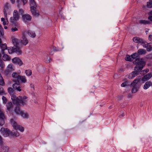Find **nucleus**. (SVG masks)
Masks as SVG:
<instances>
[{"instance_id":"obj_1","label":"nucleus","mask_w":152,"mask_h":152,"mask_svg":"<svg viewBox=\"0 0 152 152\" xmlns=\"http://www.w3.org/2000/svg\"><path fill=\"white\" fill-rule=\"evenodd\" d=\"M11 99L13 102L14 104H22L23 105L26 104L27 101L26 99L27 97L26 96H23V97H21L19 96L18 97H16L15 95H11Z\"/></svg>"},{"instance_id":"obj_2","label":"nucleus","mask_w":152,"mask_h":152,"mask_svg":"<svg viewBox=\"0 0 152 152\" xmlns=\"http://www.w3.org/2000/svg\"><path fill=\"white\" fill-rule=\"evenodd\" d=\"M133 63L137 65L135 67L138 69L139 70H141L145 64L144 60L142 58L136 59L134 61Z\"/></svg>"},{"instance_id":"obj_3","label":"nucleus","mask_w":152,"mask_h":152,"mask_svg":"<svg viewBox=\"0 0 152 152\" xmlns=\"http://www.w3.org/2000/svg\"><path fill=\"white\" fill-rule=\"evenodd\" d=\"M11 124L14 129L17 130H18L21 132H23L24 130V128L22 126L18 125L17 123L13 119L11 120Z\"/></svg>"},{"instance_id":"obj_4","label":"nucleus","mask_w":152,"mask_h":152,"mask_svg":"<svg viewBox=\"0 0 152 152\" xmlns=\"http://www.w3.org/2000/svg\"><path fill=\"white\" fill-rule=\"evenodd\" d=\"M14 70V67L12 64H9L7 66L6 70L4 72V74L6 75H8Z\"/></svg>"},{"instance_id":"obj_5","label":"nucleus","mask_w":152,"mask_h":152,"mask_svg":"<svg viewBox=\"0 0 152 152\" xmlns=\"http://www.w3.org/2000/svg\"><path fill=\"white\" fill-rule=\"evenodd\" d=\"M134 71L132 72L129 75V79H132L136 76L139 74V72L141 71L139 70L138 69L134 67Z\"/></svg>"},{"instance_id":"obj_6","label":"nucleus","mask_w":152,"mask_h":152,"mask_svg":"<svg viewBox=\"0 0 152 152\" xmlns=\"http://www.w3.org/2000/svg\"><path fill=\"white\" fill-rule=\"evenodd\" d=\"M0 132L1 133L3 134L4 137H8L10 135V134H11V132L8 129L3 127H2L1 128Z\"/></svg>"},{"instance_id":"obj_7","label":"nucleus","mask_w":152,"mask_h":152,"mask_svg":"<svg viewBox=\"0 0 152 152\" xmlns=\"http://www.w3.org/2000/svg\"><path fill=\"white\" fill-rule=\"evenodd\" d=\"M6 117L3 111L0 110V125L2 126L4 124Z\"/></svg>"},{"instance_id":"obj_8","label":"nucleus","mask_w":152,"mask_h":152,"mask_svg":"<svg viewBox=\"0 0 152 152\" xmlns=\"http://www.w3.org/2000/svg\"><path fill=\"white\" fill-rule=\"evenodd\" d=\"M142 45L146 48L147 51H150L152 50V43H148L146 42L142 43Z\"/></svg>"},{"instance_id":"obj_9","label":"nucleus","mask_w":152,"mask_h":152,"mask_svg":"<svg viewBox=\"0 0 152 152\" xmlns=\"http://www.w3.org/2000/svg\"><path fill=\"white\" fill-rule=\"evenodd\" d=\"M28 42L27 39L26 38L24 34H23L22 37V39L20 41V43L22 45H26Z\"/></svg>"},{"instance_id":"obj_10","label":"nucleus","mask_w":152,"mask_h":152,"mask_svg":"<svg viewBox=\"0 0 152 152\" xmlns=\"http://www.w3.org/2000/svg\"><path fill=\"white\" fill-rule=\"evenodd\" d=\"M12 61L14 63L18 64L19 66H21L23 64L21 60L18 57H15L12 59Z\"/></svg>"},{"instance_id":"obj_11","label":"nucleus","mask_w":152,"mask_h":152,"mask_svg":"<svg viewBox=\"0 0 152 152\" xmlns=\"http://www.w3.org/2000/svg\"><path fill=\"white\" fill-rule=\"evenodd\" d=\"M4 12L5 16L7 15V11H8L10 10V4L7 2L6 3L4 4Z\"/></svg>"},{"instance_id":"obj_12","label":"nucleus","mask_w":152,"mask_h":152,"mask_svg":"<svg viewBox=\"0 0 152 152\" xmlns=\"http://www.w3.org/2000/svg\"><path fill=\"white\" fill-rule=\"evenodd\" d=\"M133 40L134 42L137 43H141L142 45V43L145 42L142 39L137 37H135L133 38Z\"/></svg>"},{"instance_id":"obj_13","label":"nucleus","mask_w":152,"mask_h":152,"mask_svg":"<svg viewBox=\"0 0 152 152\" xmlns=\"http://www.w3.org/2000/svg\"><path fill=\"white\" fill-rule=\"evenodd\" d=\"M152 76V73H149L146 75H144L142 78V80L144 81H146L149 80Z\"/></svg>"},{"instance_id":"obj_14","label":"nucleus","mask_w":152,"mask_h":152,"mask_svg":"<svg viewBox=\"0 0 152 152\" xmlns=\"http://www.w3.org/2000/svg\"><path fill=\"white\" fill-rule=\"evenodd\" d=\"M22 18L23 20L24 21L31 20V17L29 14H26L22 16Z\"/></svg>"},{"instance_id":"obj_15","label":"nucleus","mask_w":152,"mask_h":152,"mask_svg":"<svg viewBox=\"0 0 152 152\" xmlns=\"http://www.w3.org/2000/svg\"><path fill=\"white\" fill-rule=\"evenodd\" d=\"M13 50L14 52L16 53L18 55H20L22 54V51L20 48L18 46H15V48H13Z\"/></svg>"},{"instance_id":"obj_16","label":"nucleus","mask_w":152,"mask_h":152,"mask_svg":"<svg viewBox=\"0 0 152 152\" xmlns=\"http://www.w3.org/2000/svg\"><path fill=\"white\" fill-rule=\"evenodd\" d=\"M31 12L34 16H38L39 15L38 12L37 10L36 7H31Z\"/></svg>"},{"instance_id":"obj_17","label":"nucleus","mask_w":152,"mask_h":152,"mask_svg":"<svg viewBox=\"0 0 152 152\" xmlns=\"http://www.w3.org/2000/svg\"><path fill=\"white\" fill-rule=\"evenodd\" d=\"M17 81L22 83H25L27 81V79L25 76L20 75Z\"/></svg>"},{"instance_id":"obj_18","label":"nucleus","mask_w":152,"mask_h":152,"mask_svg":"<svg viewBox=\"0 0 152 152\" xmlns=\"http://www.w3.org/2000/svg\"><path fill=\"white\" fill-rule=\"evenodd\" d=\"M19 104H17L16 105V107H15L14 109V111L15 113L16 114L20 115V113L22 112L23 111L21 110L20 109L19 106Z\"/></svg>"},{"instance_id":"obj_19","label":"nucleus","mask_w":152,"mask_h":152,"mask_svg":"<svg viewBox=\"0 0 152 152\" xmlns=\"http://www.w3.org/2000/svg\"><path fill=\"white\" fill-rule=\"evenodd\" d=\"M12 42L14 46H18L19 45L20 41L18 39L15 38L14 37H12Z\"/></svg>"},{"instance_id":"obj_20","label":"nucleus","mask_w":152,"mask_h":152,"mask_svg":"<svg viewBox=\"0 0 152 152\" xmlns=\"http://www.w3.org/2000/svg\"><path fill=\"white\" fill-rule=\"evenodd\" d=\"M152 86V83L150 81L146 82L144 85L143 88L146 90L149 88L151 86Z\"/></svg>"},{"instance_id":"obj_21","label":"nucleus","mask_w":152,"mask_h":152,"mask_svg":"<svg viewBox=\"0 0 152 152\" xmlns=\"http://www.w3.org/2000/svg\"><path fill=\"white\" fill-rule=\"evenodd\" d=\"M0 145L4 152H9V146L4 145V143L2 145Z\"/></svg>"},{"instance_id":"obj_22","label":"nucleus","mask_w":152,"mask_h":152,"mask_svg":"<svg viewBox=\"0 0 152 152\" xmlns=\"http://www.w3.org/2000/svg\"><path fill=\"white\" fill-rule=\"evenodd\" d=\"M27 33L30 37L32 38H34L36 36L35 32L33 31L30 30L28 31H27Z\"/></svg>"},{"instance_id":"obj_23","label":"nucleus","mask_w":152,"mask_h":152,"mask_svg":"<svg viewBox=\"0 0 152 152\" xmlns=\"http://www.w3.org/2000/svg\"><path fill=\"white\" fill-rule=\"evenodd\" d=\"M13 17L15 18V20H18L19 19V16L18 11L15 10L13 14Z\"/></svg>"},{"instance_id":"obj_24","label":"nucleus","mask_w":152,"mask_h":152,"mask_svg":"<svg viewBox=\"0 0 152 152\" xmlns=\"http://www.w3.org/2000/svg\"><path fill=\"white\" fill-rule=\"evenodd\" d=\"M140 79L137 78L135 79L132 83L131 86L133 87L135 86L140 81Z\"/></svg>"},{"instance_id":"obj_25","label":"nucleus","mask_w":152,"mask_h":152,"mask_svg":"<svg viewBox=\"0 0 152 152\" xmlns=\"http://www.w3.org/2000/svg\"><path fill=\"white\" fill-rule=\"evenodd\" d=\"M20 115L23 118H27L28 117V113L23 111Z\"/></svg>"},{"instance_id":"obj_26","label":"nucleus","mask_w":152,"mask_h":152,"mask_svg":"<svg viewBox=\"0 0 152 152\" xmlns=\"http://www.w3.org/2000/svg\"><path fill=\"white\" fill-rule=\"evenodd\" d=\"M146 53V51L145 50L141 49H139L137 51V53L138 55H141L143 54H145Z\"/></svg>"},{"instance_id":"obj_27","label":"nucleus","mask_w":152,"mask_h":152,"mask_svg":"<svg viewBox=\"0 0 152 152\" xmlns=\"http://www.w3.org/2000/svg\"><path fill=\"white\" fill-rule=\"evenodd\" d=\"M13 81L15 82V83L13 84L12 87L14 89H15L20 85V82L17 81L13 80Z\"/></svg>"},{"instance_id":"obj_28","label":"nucleus","mask_w":152,"mask_h":152,"mask_svg":"<svg viewBox=\"0 0 152 152\" xmlns=\"http://www.w3.org/2000/svg\"><path fill=\"white\" fill-rule=\"evenodd\" d=\"M6 106L7 110H10L11 109L13 108L12 104V103L10 102H8Z\"/></svg>"},{"instance_id":"obj_29","label":"nucleus","mask_w":152,"mask_h":152,"mask_svg":"<svg viewBox=\"0 0 152 152\" xmlns=\"http://www.w3.org/2000/svg\"><path fill=\"white\" fill-rule=\"evenodd\" d=\"M3 59L4 61H8L10 60V58L8 55L4 54L3 56Z\"/></svg>"},{"instance_id":"obj_30","label":"nucleus","mask_w":152,"mask_h":152,"mask_svg":"<svg viewBox=\"0 0 152 152\" xmlns=\"http://www.w3.org/2000/svg\"><path fill=\"white\" fill-rule=\"evenodd\" d=\"M5 84L4 80L1 74H0V85L1 86H4Z\"/></svg>"},{"instance_id":"obj_31","label":"nucleus","mask_w":152,"mask_h":152,"mask_svg":"<svg viewBox=\"0 0 152 152\" xmlns=\"http://www.w3.org/2000/svg\"><path fill=\"white\" fill-rule=\"evenodd\" d=\"M29 2L31 7H36V3L34 0H29Z\"/></svg>"},{"instance_id":"obj_32","label":"nucleus","mask_w":152,"mask_h":152,"mask_svg":"<svg viewBox=\"0 0 152 152\" xmlns=\"http://www.w3.org/2000/svg\"><path fill=\"white\" fill-rule=\"evenodd\" d=\"M18 20H15V18L13 17H11L10 18V22L12 23V25L14 24L15 25H17L16 21Z\"/></svg>"},{"instance_id":"obj_33","label":"nucleus","mask_w":152,"mask_h":152,"mask_svg":"<svg viewBox=\"0 0 152 152\" xmlns=\"http://www.w3.org/2000/svg\"><path fill=\"white\" fill-rule=\"evenodd\" d=\"M20 76L16 72H13L12 74V76L13 78H16L17 81L18 80V77Z\"/></svg>"},{"instance_id":"obj_34","label":"nucleus","mask_w":152,"mask_h":152,"mask_svg":"<svg viewBox=\"0 0 152 152\" xmlns=\"http://www.w3.org/2000/svg\"><path fill=\"white\" fill-rule=\"evenodd\" d=\"M11 135L17 137L19 136L20 135V134L17 131H16L15 132H11Z\"/></svg>"},{"instance_id":"obj_35","label":"nucleus","mask_w":152,"mask_h":152,"mask_svg":"<svg viewBox=\"0 0 152 152\" xmlns=\"http://www.w3.org/2000/svg\"><path fill=\"white\" fill-rule=\"evenodd\" d=\"M125 60L128 61H133L132 57L131 56L127 55L125 57Z\"/></svg>"},{"instance_id":"obj_36","label":"nucleus","mask_w":152,"mask_h":152,"mask_svg":"<svg viewBox=\"0 0 152 152\" xmlns=\"http://www.w3.org/2000/svg\"><path fill=\"white\" fill-rule=\"evenodd\" d=\"M8 92L10 95H12L13 94L14 91L11 87H9L7 89Z\"/></svg>"},{"instance_id":"obj_37","label":"nucleus","mask_w":152,"mask_h":152,"mask_svg":"<svg viewBox=\"0 0 152 152\" xmlns=\"http://www.w3.org/2000/svg\"><path fill=\"white\" fill-rule=\"evenodd\" d=\"M139 22L140 23L143 24H148L150 23L149 21L145 20H140Z\"/></svg>"},{"instance_id":"obj_38","label":"nucleus","mask_w":152,"mask_h":152,"mask_svg":"<svg viewBox=\"0 0 152 152\" xmlns=\"http://www.w3.org/2000/svg\"><path fill=\"white\" fill-rule=\"evenodd\" d=\"M138 56L139 55L137 53H135L131 55L132 60H133L134 59H135L136 60V59H137V58Z\"/></svg>"},{"instance_id":"obj_39","label":"nucleus","mask_w":152,"mask_h":152,"mask_svg":"<svg viewBox=\"0 0 152 152\" xmlns=\"http://www.w3.org/2000/svg\"><path fill=\"white\" fill-rule=\"evenodd\" d=\"M4 35L3 28L0 24V37H3Z\"/></svg>"},{"instance_id":"obj_40","label":"nucleus","mask_w":152,"mask_h":152,"mask_svg":"<svg viewBox=\"0 0 152 152\" xmlns=\"http://www.w3.org/2000/svg\"><path fill=\"white\" fill-rule=\"evenodd\" d=\"M25 73L28 76H30L32 74L31 71V70L28 69L26 70Z\"/></svg>"},{"instance_id":"obj_41","label":"nucleus","mask_w":152,"mask_h":152,"mask_svg":"<svg viewBox=\"0 0 152 152\" xmlns=\"http://www.w3.org/2000/svg\"><path fill=\"white\" fill-rule=\"evenodd\" d=\"M5 66V65L4 62L0 58V66L1 68L2 69H3L4 68Z\"/></svg>"},{"instance_id":"obj_42","label":"nucleus","mask_w":152,"mask_h":152,"mask_svg":"<svg viewBox=\"0 0 152 152\" xmlns=\"http://www.w3.org/2000/svg\"><path fill=\"white\" fill-rule=\"evenodd\" d=\"M147 6L148 8H152V2H148L147 3Z\"/></svg>"},{"instance_id":"obj_43","label":"nucleus","mask_w":152,"mask_h":152,"mask_svg":"<svg viewBox=\"0 0 152 152\" xmlns=\"http://www.w3.org/2000/svg\"><path fill=\"white\" fill-rule=\"evenodd\" d=\"M133 87V88L132 91V93H135L137 91L138 89L135 86Z\"/></svg>"},{"instance_id":"obj_44","label":"nucleus","mask_w":152,"mask_h":152,"mask_svg":"<svg viewBox=\"0 0 152 152\" xmlns=\"http://www.w3.org/2000/svg\"><path fill=\"white\" fill-rule=\"evenodd\" d=\"M2 98L3 102H4V103H6L7 102V100L6 97L3 96H2Z\"/></svg>"},{"instance_id":"obj_45","label":"nucleus","mask_w":152,"mask_h":152,"mask_svg":"<svg viewBox=\"0 0 152 152\" xmlns=\"http://www.w3.org/2000/svg\"><path fill=\"white\" fill-rule=\"evenodd\" d=\"M128 85V82H125L123 83L121 85V86L122 87H125Z\"/></svg>"},{"instance_id":"obj_46","label":"nucleus","mask_w":152,"mask_h":152,"mask_svg":"<svg viewBox=\"0 0 152 152\" xmlns=\"http://www.w3.org/2000/svg\"><path fill=\"white\" fill-rule=\"evenodd\" d=\"M7 50L9 54L12 53L13 52H14L13 49H11V48H9L8 50L7 49Z\"/></svg>"},{"instance_id":"obj_47","label":"nucleus","mask_w":152,"mask_h":152,"mask_svg":"<svg viewBox=\"0 0 152 152\" xmlns=\"http://www.w3.org/2000/svg\"><path fill=\"white\" fill-rule=\"evenodd\" d=\"M18 30V29L16 27H12L11 28V31L12 32H14L15 31H17Z\"/></svg>"},{"instance_id":"obj_48","label":"nucleus","mask_w":152,"mask_h":152,"mask_svg":"<svg viewBox=\"0 0 152 152\" xmlns=\"http://www.w3.org/2000/svg\"><path fill=\"white\" fill-rule=\"evenodd\" d=\"M3 93V88L2 87H0V95L2 94Z\"/></svg>"},{"instance_id":"obj_49","label":"nucleus","mask_w":152,"mask_h":152,"mask_svg":"<svg viewBox=\"0 0 152 152\" xmlns=\"http://www.w3.org/2000/svg\"><path fill=\"white\" fill-rule=\"evenodd\" d=\"M15 89L16 90L18 91H21V87L19 86H18Z\"/></svg>"},{"instance_id":"obj_50","label":"nucleus","mask_w":152,"mask_h":152,"mask_svg":"<svg viewBox=\"0 0 152 152\" xmlns=\"http://www.w3.org/2000/svg\"><path fill=\"white\" fill-rule=\"evenodd\" d=\"M148 39L150 41L152 42V35H149V37H148Z\"/></svg>"},{"instance_id":"obj_51","label":"nucleus","mask_w":152,"mask_h":152,"mask_svg":"<svg viewBox=\"0 0 152 152\" xmlns=\"http://www.w3.org/2000/svg\"><path fill=\"white\" fill-rule=\"evenodd\" d=\"M8 22L7 21L5 20L4 22H3V24L4 25H6V24H8Z\"/></svg>"},{"instance_id":"obj_52","label":"nucleus","mask_w":152,"mask_h":152,"mask_svg":"<svg viewBox=\"0 0 152 152\" xmlns=\"http://www.w3.org/2000/svg\"><path fill=\"white\" fill-rule=\"evenodd\" d=\"M148 19L150 21H152V15L149 16L148 17Z\"/></svg>"},{"instance_id":"obj_53","label":"nucleus","mask_w":152,"mask_h":152,"mask_svg":"<svg viewBox=\"0 0 152 152\" xmlns=\"http://www.w3.org/2000/svg\"><path fill=\"white\" fill-rule=\"evenodd\" d=\"M21 1L23 2L24 5L27 2V0H21Z\"/></svg>"},{"instance_id":"obj_54","label":"nucleus","mask_w":152,"mask_h":152,"mask_svg":"<svg viewBox=\"0 0 152 152\" xmlns=\"http://www.w3.org/2000/svg\"><path fill=\"white\" fill-rule=\"evenodd\" d=\"M50 57H47V60H46V62L48 63H49L50 62Z\"/></svg>"},{"instance_id":"obj_55","label":"nucleus","mask_w":152,"mask_h":152,"mask_svg":"<svg viewBox=\"0 0 152 152\" xmlns=\"http://www.w3.org/2000/svg\"><path fill=\"white\" fill-rule=\"evenodd\" d=\"M19 12L20 13H21V14L23 13V10L22 9H19Z\"/></svg>"},{"instance_id":"obj_56","label":"nucleus","mask_w":152,"mask_h":152,"mask_svg":"<svg viewBox=\"0 0 152 152\" xmlns=\"http://www.w3.org/2000/svg\"><path fill=\"white\" fill-rule=\"evenodd\" d=\"M128 97H129V98H132V95L131 94H128Z\"/></svg>"},{"instance_id":"obj_57","label":"nucleus","mask_w":152,"mask_h":152,"mask_svg":"<svg viewBox=\"0 0 152 152\" xmlns=\"http://www.w3.org/2000/svg\"><path fill=\"white\" fill-rule=\"evenodd\" d=\"M30 87L31 88H34V86L33 84H31Z\"/></svg>"},{"instance_id":"obj_58","label":"nucleus","mask_w":152,"mask_h":152,"mask_svg":"<svg viewBox=\"0 0 152 152\" xmlns=\"http://www.w3.org/2000/svg\"><path fill=\"white\" fill-rule=\"evenodd\" d=\"M17 3L18 4V6L19 7V4L20 2V1L19 0H18L17 1Z\"/></svg>"},{"instance_id":"obj_59","label":"nucleus","mask_w":152,"mask_h":152,"mask_svg":"<svg viewBox=\"0 0 152 152\" xmlns=\"http://www.w3.org/2000/svg\"><path fill=\"white\" fill-rule=\"evenodd\" d=\"M1 21L2 22H4V21H5V19L4 18H1Z\"/></svg>"},{"instance_id":"obj_60","label":"nucleus","mask_w":152,"mask_h":152,"mask_svg":"<svg viewBox=\"0 0 152 152\" xmlns=\"http://www.w3.org/2000/svg\"><path fill=\"white\" fill-rule=\"evenodd\" d=\"M11 1L13 3H14L15 1V0H11Z\"/></svg>"},{"instance_id":"obj_61","label":"nucleus","mask_w":152,"mask_h":152,"mask_svg":"<svg viewBox=\"0 0 152 152\" xmlns=\"http://www.w3.org/2000/svg\"><path fill=\"white\" fill-rule=\"evenodd\" d=\"M149 14L152 15V10L150 12Z\"/></svg>"},{"instance_id":"obj_62","label":"nucleus","mask_w":152,"mask_h":152,"mask_svg":"<svg viewBox=\"0 0 152 152\" xmlns=\"http://www.w3.org/2000/svg\"><path fill=\"white\" fill-rule=\"evenodd\" d=\"M4 28L5 29H7V26H4Z\"/></svg>"},{"instance_id":"obj_63","label":"nucleus","mask_w":152,"mask_h":152,"mask_svg":"<svg viewBox=\"0 0 152 152\" xmlns=\"http://www.w3.org/2000/svg\"><path fill=\"white\" fill-rule=\"evenodd\" d=\"M150 1L152 2V0H149Z\"/></svg>"},{"instance_id":"obj_64","label":"nucleus","mask_w":152,"mask_h":152,"mask_svg":"<svg viewBox=\"0 0 152 152\" xmlns=\"http://www.w3.org/2000/svg\"><path fill=\"white\" fill-rule=\"evenodd\" d=\"M1 57V53H0V57Z\"/></svg>"}]
</instances>
